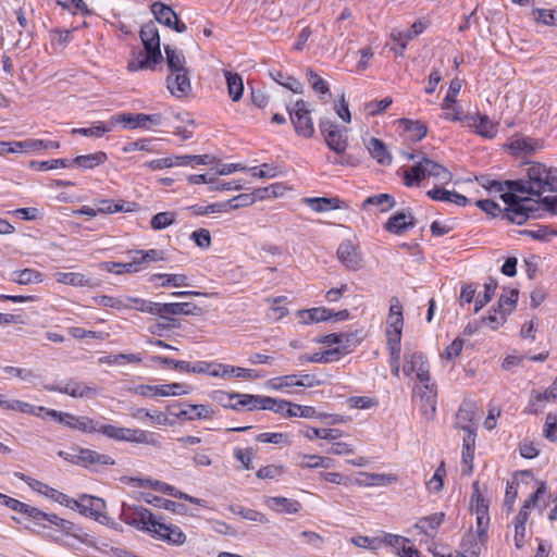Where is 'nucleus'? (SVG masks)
Segmentation results:
<instances>
[{"label":"nucleus","instance_id":"44","mask_svg":"<svg viewBox=\"0 0 557 557\" xmlns=\"http://www.w3.org/2000/svg\"><path fill=\"white\" fill-rule=\"evenodd\" d=\"M1 369L3 373L10 376L18 377L25 383L35 384L40 379V375L32 369L17 368L13 366L2 367Z\"/></svg>","mask_w":557,"mask_h":557},{"label":"nucleus","instance_id":"4","mask_svg":"<svg viewBox=\"0 0 557 557\" xmlns=\"http://www.w3.org/2000/svg\"><path fill=\"white\" fill-rule=\"evenodd\" d=\"M139 36L144 45L145 52L139 50L133 53L134 58L127 64V70L129 72H137L146 69L153 70L162 60L160 35L154 23L149 22L143 25Z\"/></svg>","mask_w":557,"mask_h":557},{"label":"nucleus","instance_id":"30","mask_svg":"<svg viewBox=\"0 0 557 557\" xmlns=\"http://www.w3.org/2000/svg\"><path fill=\"white\" fill-rule=\"evenodd\" d=\"M158 281H161L159 284L161 287H182L189 285L188 277L185 274L156 273L150 275V283H157Z\"/></svg>","mask_w":557,"mask_h":557},{"label":"nucleus","instance_id":"57","mask_svg":"<svg viewBox=\"0 0 557 557\" xmlns=\"http://www.w3.org/2000/svg\"><path fill=\"white\" fill-rule=\"evenodd\" d=\"M189 392L190 387L182 383H170L158 385V389H156V396H180L186 395Z\"/></svg>","mask_w":557,"mask_h":557},{"label":"nucleus","instance_id":"54","mask_svg":"<svg viewBox=\"0 0 557 557\" xmlns=\"http://www.w3.org/2000/svg\"><path fill=\"white\" fill-rule=\"evenodd\" d=\"M29 168L35 171H49L58 168H71V162L70 159L65 158L52 159L47 161L32 160L29 162Z\"/></svg>","mask_w":557,"mask_h":557},{"label":"nucleus","instance_id":"49","mask_svg":"<svg viewBox=\"0 0 557 557\" xmlns=\"http://www.w3.org/2000/svg\"><path fill=\"white\" fill-rule=\"evenodd\" d=\"M497 288V281L493 277H490L488 281L484 284V293L479 294L475 298L474 304V312L478 313L487 302L492 300L495 295V290Z\"/></svg>","mask_w":557,"mask_h":557},{"label":"nucleus","instance_id":"47","mask_svg":"<svg viewBox=\"0 0 557 557\" xmlns=\"http://www.w3.org/2000/svg\"><path fill=\"white\" fill-rule=\"evenodd\" d=\"M11 281L20 285L40 283L42 282V274L34 269H23L12 272Z\"/></svg>","mask_w":557,"mask_h":557},{"label":"nucleus","instance_id":"8","mask_svg":"<svg viewBox=\"0 0 557 557\" xmlns=\"http://www.w3.org/2000/svg\"><path fill=\"white\" fill-rule=\"evenodd\" d=\"M289 120L295 133L305 138H311L314 134V126L310 116L309 103L302 99L297 100L293 106H286Z\"/></svg>","mask_w":557,"mask_h":557},{"label":"nucleus","instance_id":"17","mask_svg":"<svg viewBox=\"0 0 557 557\" xmlns=\"http://www.w3.org/2000/svg\"><path fill=\"white\" fill-rule=\"evenodd\" d=\"M387 336H401L404 327L403 305L397 297H392L389 300V310L387 317Z\"/></svg>","mask_w":557,"mask_h":557},{"label":"nucleus","instance_id":"31","mask_svg":"<svg viewBox=\"0 0 557 557\" xmlns=\"http://www.w3.org/2000/svg\"><path fill=\"white\" fill-rule=\"evenodd\" d=\"M367 148L371 157L374 158L380 164L388 165L392 163V156L381 139L372 137L369 140Z\"/></svg>","mask_w":557,"mask_h":557},{"label":"nucleus","instance_id":"3","mask_svg":"<svg viewBox=\"0 0 557 557\" xmlns=\"http://www.w3.org/2000/svg\"><path fill=\"white\" fill-rule=\"evenodd\" d=\"M123 517L127 524L147 531L157 540L170 545L181 546L186 541V535L180 527L161 522V518H157L145 507H136L132 516L123 513Z\"/></svg>","mask_w":557,"mask_h":557},{"label":"nucleus","instance_id":"6","mask_svg":"<svg viewBox=\"0 0 557 557\" xmlns=\"http://www.w3.org/2000/svg\"><path fill=\"white\" fill-rule=\"evenodd\" d=\"M39 410L45 411L48 417L63 424L64 426L81 431L83 433H100V429L102 426V423L87 416H76L70 412L47 409L42 406L39 407Z\"/></svg>","mask_w":557,"mask_h":557},{"label":"nucleus","instance_id":"9","mask_svg":"<svg viewBox=\"0 0 557 557\" xmlns=\"http://www.w3.org/2000/svg\"><path fill=\"white\" fill-rule=\"evenodd\" d=\"M44 388L48 392L66 394L74 398H92L99 392L97 386L74 379L66 380L62 384H47Z\"/></svg>","mask_w":557,"mask_h":557},{"label":"nucleus","instance_id":"35","mask_svg":"<svg viewBox=\"0 0 557 557\" xmlns=\"http://www.w3.org/2000/svg\"><path fill=\"white\" fill-rule=\"evenodd\" d=\"M369 206H375L381 212H387L396 206V200L389 194H377L369 196L363 200L362 208L367 209Z\"/></svg>","mask_w":557,"mask_h":557},{"label":"nucleus","instance_id":"26","mask_svg":"<svg viewBox=\"0 0 557 557\" xmlns=\"http://www.w3.org/2000/svg\"><path fill=\"white\" fill-rule=\"evenodd\" d=\"M143 497L147 504L154 507L163 508L177 515H185L187 512V507L184 504L176 503L174 500H170L151 493H146L143 495Z\"/></svg>","mask_w":557,"mask_h":557},{"label":"nucleus","instance_id":"23","mask_svg":"<svg viewBox=\"0 0 557 557\" xmlns=\"http://www.w3.org/2000/svg\"><path fill=\"white\" fill-rule=\"evenodd\" d=\"M479 184L484 187L488 193L499 194L500 199L505 202V195L512 194L518 195L517 191H515V188L512 187L511 183L516 182V180H507L504 182H499L496 180H493L488 176H481L478 178Z\"/></svg>","mask_w":557,"mask_h":557},{"label":"nucleus","instance_id":"22","mask_svg":"<svg viewBox=\"0 0 557 557\" xmlns=\"http://www.w3.org/2000/svg\"><path fill=\"white\" fill-rule=\"evenodd\" d=\"M132 128L150 129L152 125H160L162 121L161 114L128 113L120 116Z\"/></svg>","mask_w":557,"mask_h":557},{"label":"nucleus","instance_id":"62","mask_svg":"<svg viewBox=\"0 0 557 557\" xmlns=\"http://www.w3.org/2000/svg\"><path fill=\"white\" fill-rule=\"evenodd\" d=\"M507 314L499 311L498 307H493L486 317L482 318V322L486 323L492 330H497L507 321Z\"/></svg>","mask_w":557,"mask_h":557},{"label":"nucleus","instance_id":"45","mask_svg":"<svg viewBox=\"0 0 557 557\" xmlns=\"http://www.w3.org/2000/svg\"><path fill=\"white\" fill-rule=\"evenodd\" d=\"M300 432L308 440L322 438L330 442L335 441L342 435V432L338 429H317L311 426H307Z\"/></svg>","mask_w":557,"mask_h":557},{"label":"nucleus","instance_id":"39","mask_svg":"<svg viewBox=\"0 0 557 557\" xmlns=\"http://www.w3.org/2000/svg\"><path fill=\"white\" fill-rule=\"evenodd\" d=\"M265 386L271 391L289 393L287 388L298 386V374H286L272 377L267 381Z\"/></svg>","mask_w":557,"mask_h":557},{"label":"nucleus","instance_id":"5","mask_svg":"<svg viewBox=\"0 0 557 557\" xmlns=\"http://www.w3.org/2000/svg\"><path fill=\"white\" fill-rule=\"evenodd\" d=\"M100 434L119 442L145 444L153 447L160 446L159 434L141 429H129L124 426H116L113 424H102Z\"/></svg>","mask_w":557,"mask_h":557},{"label":"nucleus","instance_id":"53","mask_svg":"<svg viewBox=\"0 0 557 557\" xmlns=\"http://www.w3.org/2000/svg\"><path fill=\"white\" fill-rule=\"evenodd\" d=\"M98 306L106 308H113L117 310L128 309L131 304L127 302V297H113L108 295H101L94 298Z\"/></svg>","mask_w":557,"mask_h":557},{"label":"nucleus","instance_id":"38","mask_svg":"<svg viewBox=\"0 0 557 557\" xmlns=\"http://www.w3.org/2000/svg\"><path fill=\"white\" fill-rule=\"evenodd\" d=\"M224 76L226 79L230 97L233 101H239L244 92V83L242 76L238 73H233L230 71H225Z\"/></svg>","mask_w":557,"mask_h":557},{"label":"nucleus","instance_id":"59","mask_svg":"<svg viewBox=\"0 0 557 557\" xmlns=\"http://www.w3.org/2000/svg\"><path fill=\"white\" fill-rule=\"evenodd\" d=\"M175 222V213L165 211L159 212L151 218L150 225L154 231H161L171 226Z\"/></svg>","mask_w":557,"mask_h":557},{"label":"nucleus","instance_id":"32","mask_svg":"<svg viewBox=\"0 0 557 557\" xmlns=\"http://www.w3.org/2000/svg\"><path fill=\"white\" fill-rule=\"evenodd\" d=\"M102 269L107 270L113 274H124V273H137L143 270L140 267V261H136L135 255L132 257V260L128 262H104L102 264Z\"/></svg>","mask_w":557,"mask_h":557},{"label":"nucleus","instance_id":"64","mask_svg":"<svg viewBox=\"0 0 557 557\" xmlns=\"http://www.w3.org/2000/svg\"><path fill=\"white\" fill-rule=\"evenodd\" d=\"M382 545L389 546L393 552L397 555H400L401 549L405 544H409L410 541L407 537H404L401 535L385 533L383 536H381Z\"/></svg>","mask_w":557,"mask_h":557},{"label":"nucleus","instance_id":"36","mask_svg":"<svg viewBox=\"0 0 557 557\" xmlns=\"http://www.w3.org/2000/svg\"><path fill=\"white\" fill-rule=\"evenodd\" d=\"M298 314L305 324L329 321L331 318H333L332 310L324 307L301 310L298 312Z\"/></svg>","mask_w":557,"mask_h":557},{"label":"nucleus","instance_id":"43","mask_svg":"<svg viewBox=\"0 0 557 557\" xmlns=\"http://www.w3.org/2000/svg\"><path fill=\"white\" fill-rule=\"evenodd\" d=\"M164 52L166 55L168 67L171 73L187 70V67L185 66V55L182 52L177 51L176 49H173L170 46L164 47Z\"/></svg>","mask_w":557,"mask_h":557},{"label":"nucleus","instance_id":"56","mask_svg":"<svg viewBox=\"0 0 557 557\" xmlns=\"http://www.w3.org/2000/svg\"><path fill=\"white\" fill-rule=\"evenodd\" d=\"M267 396L251 395V394H238L237 398V410L242 407H247L248 410L262 409L263 400Z\"/></svg>","mask_w":557,"mask_h":557},{"label":"nucleus","instance_id":"15","mask_svg":"<svg viewBox=\"0 0 557 557\" xmlns=\"http://www.w3.org/2000/svg\"><path fill=\"white\" fill-rule=\"evenodd\" d=\"M337 258L341 263L349 271H357L362 267V257L350 240H344L337 248Z\"/></svg>","mask_w":557,"mask_h":557},{"label":"nucleus","instance_id":"19","mask_svg":"<svg viewBox=\"0 0 557 557\" xmlns=\"http://www.w3.org/2000/svg\"><path fill=\"white\" fill-rule=\"evenodd\" d=\"M166 84L173 96L177 98L188 96L191 91L189 71L184 70L181 72L170 73L166 78Z\"/></svg>","mask_w":557,"mask_h":557},{"label":"nucleus","instance_id":"27","mask_svg":"<svg viewBox=\"0 0 557 557\" xmlns=\"http://www.w3.org/2000/svg\"><path fill=\"white\" fill-rule=\"evenodd\" d=\"M108 160V154L104 151H97L90 154H81L70 160L71 166L75 165L83 170H92L102 165Z\"/></svg>","mask_w":557,"mask_h":557},{"label":"nucleus","instance_id":"11","mask_svg":"<svg viewBox=\"0 0 557 557\" xmlns=\"http://www.w3.org/2000/svg\"><path fill=\"white\" fill-rule=\"evenodd\" d=\"M403 373L406 376L416 373L420 383L429 382L431 380L430 363L425 355L421 351L406 352L404 356Z\"/></svg>","mask_w":557,"mask_h":557},{"label":"nucleus","instance_id":"58","mask_svg":"<svg viewBox=\"0 0 557 557\" xmlns=\"http://www.w3.org/2000/svg\"><path fill=\"white\" fill-rule=\"evenodd\" d=\"M111 132V126L99 122L98 124H95L90 127H81V128H73L72 134H79L87 137H95L100 138L106 133Z\"/></svg>","mask_w":557,"mask_h":557},{"label":"nucleus","instance_id":"18","mask_svg":"<svg viewBox=\"0 0 557 557\" xmlns=\"http://www.w3.org/2000/svg\"><path fill=\"white\" fill-rule=\"evenodd\" d=\"M416 222L411 212L397 211L388 218L384 228L391 234L401 235L407 230L414 227Z\"/></svg>","mask_w":557,"mask_h":557},{"label":"nucleus","instance_id":"1","mask_svg":"<svg viewBox=\"0 0 557 557\" xmlns=\"http://www.w3.org/2000/svg\"><path fill=\"white\" fill-rule=\"evenodd\" d=\"M507 208L503 218L513 224L522 225L530 219H540L543 212L557 215V196H545L540 199L519 195H505Z\"/></svg>","mask_w":557,"mask_h":557},{"label":"nucleus","instance_id":"50","mask_svg":"<svg viewBox=\"0 0 557 557\" xmlns=\"http://www.w3.org/2000/svg\"><path fill=\"white\" fill-rule=\"evenodd\" d=\"M400 122L404 124L405 131L409 133L410 139L413 141H420L428 134L426 125L420 121L403 119Z\"/></svg>","mask_w":557,"mask_h":557},{"label":"nucleus","instance_id":"48","mask_svg":"<svg viewBox=\"0 0 557 557\" xmlns=\"http://www.w3.org/2000/svg\"><path fill=\"white\" fill-rule=\"evenodd\" d=\"M124 153L133 151L157 152V139L140 138L135 141H128L122 147Z\"/></svg>","mask_w":557,"mask_h":557},{"label":"nucleus","instance_id":"63","mask_svg":"<svg viewBox=\"0 0 557 557\" xmlns=\"http://www.w3.org/2000/svg\"><path fill=\"white\" fill-rule=\"evenodd\" d=\"M536 141L530 137H520L511 140L509 149L515 153L533 152L536 149Z\"/></svg>","mask_w":557,"mask_h":557},{"label":"nucleus","instance_id":"37","mask_svg":"<svg viewBox=\"0 0 557 557\" xmlns=\"http://www.w3.org/2000/svg\"><path fill=\"white\" fill-rule=\"evenodd\" d=\"M426 164H424V157L416 163L413 166H411L409 170L405 171L404 174V184L407 187H413L418 186L420 182L426 177L425 172Z\"/></svg>","mask_w":557,"mask_h":557},{"label":"nucleus","instance_id":"21","mask_svg":"<svg viewBox=\"0 0 557 557\" xmlns=\"http://www.w3.org/2000/svg\"><path fill=\"white\" fill-rule=\"evenodd\" d=\"M264 505L275 512L288 515L298 513L302 507L298 500L283 496L265 497Z\"/></svg>","mask_w":557,"mask_h":557},{"label":"nucleus","instance_id":"28","mask_svg":"<svg viewBox=\"0 0 557 557\" xmlns=\"http://www.w3.org/2000/svg\"><path fill=\"white\" fill-rule=\"evenodd\" d=\"M445 518L443 512H435L428 517L420 518L414 524V529L419 530L430 537H434L435 531L441 527Z\"/></svg>","mask_w":557,"mask_h":557},{"label":"nucleus","instance_id":"29","mask_svg":"<svg viewBox=\"0 0 557 557\" xmlns=\"http://www.w3.org/2000/svg\"><path fill=\"white\" fill-rule=\"evenodd\" d=\"M424 164H426V176L435 178L441 184H448L451 182L453 174L443 164H440L428 157H424Z\"/></svg>","mask_w":557,"mask_h":557},{"label":"nucleus","instance_id":"24","mask_svg":"<svg viewBox=\"0 0 557 557\" xmlns=\"http://www.w3.org/2000/svg\"><path fill=\"white\" fill-rule=\"evenodd\" d=\"M95 206L97 214H112L116 212H132L136 203L124 200L115 202L112 199H101L96 200Z\"/></svg>","mask_w":557,"mask_h":557},{"label":"nucleus","instance_id":"2","mask_svg":"<svg viewBox=\"0 0 557 557\" xmlns=\"http://www.w3.org/2000/svg\"><path fill=\"white\" fill-rule=\"evenodd\" d=\"M511 185L519 196L528 194L536 199L542 198L544 193H557V168L542 162H528L525 175Z\"/></svg>","mask_w":557,"mask_h":557},{"label":"nucleus","instance_id":"14","mask_svg":"<svg viewBox=\"0 0 557 557\" xmlns=\"http://www.w3.org/2000/svg\"><path fill=\"white\" fill-rule=\"evenodd\" d=\"M178 405H169L166 410L170 414L181 420L194 421V420H209L213 417L214 410L208 405H185V409L174 411V408Z\"/></svg>","mask_w":557,"mask_h":557},{"label":"nucleus","instance_id":"7","mask_svg":"<svg viewBox=\"0 0 557 557\" xmlns=\"http://www.w3.org/2000/svg\"><path fill=\"white\" fill-rule=\"evenodd\" d=\"M59 456L64 460L85 468L92 466H113L115 460L107 454H100L89 448L81 446L72 447L70 451H59Z\"/></svg>","mask_w":557,"mask_h":557},{"label":"nucleus","instance_id":"12","mask_svg":"<svg viewBox=\"0 0 557 557\" xmlns=\"http://www.w3.org/2000/svg\"><path fill=\"white\" fill-rule=\"evenodd\" d=\"M413 393L419 397L421 413L425 417V419L431 420L436 412V384L432 380H429V382H422L413 389Z\"/></svg>","mask_w":557,"mask_h":557},{"label":"nucleus","instance_id":"60","mask_svg":"<svg viewBox=\"0 0 557 557\" xmlns=\"http://www.w3.org/2000/svg\"><path fill=\"white\" fill-rule=\"evenodd\" d=\"M521 234L527 235L535 240L548 242L557 235V231L547 225L539 226L535 230H523Z\"/></svg>","mask_w":557,"mask_h":557},{"label":"nucleus","instance_id":"34","mask_svg":"<svg viewBox=\"0 0 557 557\" xmlns=\"http://www.w3.org/2000/svg\"><path fill=\"white\" fill-rule=\"evenodd\" d=\"M54 278L58 283L74 287H90L92 285L90 278L77 272H57L54 273Z\"/></svg>","mask_w":557,"mask_h":557},{"label":"nucleus","instance_id":"41","mask_svg":"<svg viewBox=\"0 0 557 557\" xmlns=\"http://www.w3.org/2000/svg\"><path fill=\"white\" fill-rule=\"evenodd\" d=\"M270 76L273 81H275L278 85L292 90L295 94H302L304 86L295 77L289 76L282 71H271Z\"/></svg>","mask_w":557,"mask_h":557},{"label":"nucleus","instance_id":"61","mask_svg":"<svg viewBox=\"0 0 557 557\" xmlns=\"http://www.w3.org/2000/svg\"><path fill=\"white\" fill-rule=\"evenodd\" d=\"M263 410H271L285 417L287 409L292 408V403L285 399H277L267 396L263 400Z\"/></svg>","mask_w":557,"mask_h":557},{"label":"nucleus","instance_id":"55","mask_svg":"<svg viewBox=\"0 0 557 557\" xmlns=\"http://www.w3.org/2000/svg\"><path fill=\"white\" fill-rule=\"evenodd\" d=\"M360 475L366 479L364 484L368 486H383L397 482L395 474L363 472L360 473Z\"/></svg>","mask_w":557,"mask_h":557},{"label":"nucleus","instance_id":"46","mask_svg":"<svg viewBox=\"0 0 557 557\" xmlns=\"http://www.w3.org/2000/svg\"><path fill=\"white\" fill-rule=\"evenodd\" d=\"M519 298V290L516 288L504 289V293L500 295L497 307L499 311L505 312V314L509 315L516 308L517 301Z\"/></svg>","mask_w":557,"mask_h":557},{"label":"nucleus","instance_id":"52","mask_svg":"<svg viewBox=\"0 0 557 557\" xmlns=\"http://www.w3.org/2000/svg\"><path fill=\"white\" fill-rule=\"evenodd\" d=\"M285 417L286 418L301 417V418H306V419H311V418L322 419V418H325L326 414L319 413L315 410V408L312 406H301V405H296V404L292 403V408L287 409Z\"/></svg>","mask_w":557,"mask_h":557},{"label":"nucleus","instance_id":"33","mask_svg":"<svg viewBox=\"0 0 557 557\" xmlns=\"http://www.w3.org/2000/svg\"><path fill=\"white\" fill-rule=\"evenodd\" d=\"M305 201L315 212H325V211L341 209L342 203H343V201L336 197H333V198L313 197V198H306Z\"/></svg>","mask_w":557,"mask_h":557},{"label":"nucleus","instance_id":"40","mask_svg":"<svg viewBox=\"0 0 557 557\" xmlns=\"http://www.w3.org/2000/svg\"><path fill=\"white\" fill-rule=\"evenodd\" d=\"M151 12L156 20L166 27H171L173 20H176L177 15L170 5H166L162 2H154L151 5Z\"/></svg>","mask_w":557,"mask_h":557},{"label":"nucleus","instance_id":"20","mask_svg":"<svg viewBox=\"0 0 557 557\" xmlns=\"http://www.w3.org/2000/svg\"><path fill=\"white\" fill-rule=\"evenodd\" d=\"M467 126L485 138H494L497 134L495 124L485 114L466 115Z\"/></svg>","mask_w":557,"mask_h":557},{"label":"nucleus","instance_id":"13","mask_svg":"<svg viewBox=\"0 0 557 557\" xmlns=\"http://www.w3.org/2000/svg\"><path fill=\"white\" fill-rule=\"evenodd\" d=\"M75 508L85 517L92 518L97 521H101V518H106V503L102 498L83 494L78 499H75Z\"/></svg>","mask_w":557,"mask_h":557},{"label":"nucleus","instance_id":"42","mask_svg":"<svg viewBox=\"0 0 557 557\" xmlns=\"http://www.w3.org/2000/svg\"><path fill=\"white\" fill-rule=\"evenodd\" d=\"M131 417L134 419L143 420L144 418H149L153 424L157 425H168L171 424L165 413L162 411H149L146 408H135L129 412Z\"/></svg>","mask_w":557,"mask_h":557},{"label":"nucleus","instance_id":"51","mask_svg":"<svg viewBox=\"0 0 557 557\" xmlns=\"http://www.w3.org/2000/svg\"><path fill=\"white\" fill-rule=\"evenodd\" d=\"M99 361L104 364L141 363L143 358L139 354H117L101 357Z\"/></svg>","mask_w":557,"mask_h":557},{"label":"nucleus","instance_id":"16","mask_svg":"<svg viewBox=\"0 0 557 557\" xmlns=\"http://www.w3.org/2000/svg\"><path fill=\"white\" fill-rule=\"evenodd\" d=\"M557 399V377L552 385L544 392L532 391L528 406L524 412L528 414H537L542 411L546 401H554Z\"/></svg>","mask_w":557,"mask_h":557},{"label":"nucleus","instance_id":"10","mask_svg":"<svg viewBox=\"0 0 557 557\" xmlns=\"http://www.w3.org/2000/svg\"><path fill=\"white\" fill-rule=\"evenodd\" d=\"M319 128L326 146L336 154H343L347 149V137L337 124L329 119H321Z\"/></svg>","mask_w":557,"mask_h":557},{"label":"nucleus","instance_id":"25","mask_svg":"<svg viewBox=\"0 0 557 557\" xmlns=\"http://www.w3.org/2000/svg\"><path fill=\"white\" fill-rule=\"evenodd\" d=\"M486 542L482 541L474 532L469 531L462 536L459 554L465 557H479Z\"/></svg>","mask_w":557,"mask_h":557}]
</instances>
